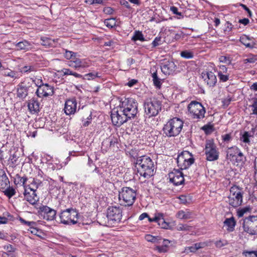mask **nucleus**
<instances>
[{"label": "nucleus", "mask_w": 257, "mask_h": 257, "mask_svg": "<svg viewBox=\"0 0 257 257\" xmlns=\"http://www.w3.org/2000/svg\"><path fill=\"white\" fill-rule=\"evenodd\" d=\"M138 113V103L133 98L121 99L116 110H113L111 114L112 123L120 126L128 119L135 117Z\"/></svg>", "instance_id": "obj_1"}, {"label": "nucleus", "mask_w": 257, "mask_h": 257, "mask_svg": "<svg viewBox=\"0 0 257 257\" xmlns=\"http://www.w3.org/2000/svg\"><path fill=\"white\" fill-rule=\"evenodd\" d=\"M136 167L138 173L145 178H149L154 175V163L148 156L139 157L137 160Z\"/></svg>", "instance_id": "obj_2"}, {"label": "nucleus", "mask_w": 257, "mask_h": 257, "mask_svg": "<svg viewBox=\"0 0 257 257\" xmlns=\"http://www.w3.org/2000/svg\"><path fill=\"white\" fill-rule=\"evenodd\" d=\"M184 122L180 118L173 117L164 124L163 134L168 137H176L180 134Z\"/></svg>", "instance_id": "obj_3"}, {"label": "nucleus", "mask_w": 257, "mask_h": 257, "mask_svg": "<svg viewBox=\"0 0 257 257\" xmlns=\"http://www.w3.org/2000/svg\"><path fill=\"white\" fill-rule=\"evenodd\" d=\"M122 217L121 210L116 206L109 207L107 209V214L104 220L100 219L101 223L104 226H113L116 223L119 222Z\"/></svg>", "instance_id": "obj_4"}, {"label": "nucleus", "mask_w": 257, "mask_h": 257, "mask_svg": "<svg viewBox=\"0 0 257 257\" xmlns=\"http://www.w3.org/2000/svg\"><path fill=\"white\" fill-rule=\"evenodd\" d=\"M144 107L146 117L155 116L161 109V103L155 98H148L144 102Z\"/></svg>", "instance_id": "obj_5"}, {"label": "nucleus", "mask_w": 257, "mask_h": 257, "mask_svg": "<svg viewBox=\"0 0 257 257\" xmlns=\"http://www.w3.org/2000/svg\"><path fill=\"white\" fill-rule=\"evenodd\" d=\"M187 109L188 116L192 119L200 120L205 116V109L199 102L191 101L188 104Z\"/></svg>", "instance_id": "obj_6"}, {"label": "nucleus", "mask_w": 257, "mask_h": 257, "mask_svg": "<svg viewBox=\"0 0 257 257\" xmlns=\"http://www.w3.org/2000/svg\"><path fill=\"white\" fill-rule=\"evenodd\" d=\"M136 189L131 187H122L119 191V201L123 202L124 206L132 205L136 199Z\"/></svg>", "instance_id": "obj_7"}, {"label": "nucleus", "mask_w": 257, "mask_h": 257, "mask_svg": "<svg viewBox=\"0 0 257 257\" xmlns=\"http://www.w3.org/2000/svg\"><path fill=\"white\" fill-rule=\"evenodd\" d=\"M241 190L237 186H233L230 189V194L227 202L233 207H237L241 205L243 199Z\"/></svg>", "instance_id": "obj_8"}, {"label": "nucleus", "mask_w": 257, "mask_h": 257, "mask_svg": "<svg viewBox=\"0 0 257 257\" xmlns=\"http://www.w3.org/2000/svg\"><path fill=\"white\" fill-rule=\"evenodd\" d=\"M78 213L76 209L68 208L60 214L61 222L65 224H75L77 222Z\"/></svg>", "instance_id": "obj_9"}, {"label": "nucleus", "mask_w": 257, "mask_h": 257, "mask_svg": "<svg viewBox=\"0 0 257 257\" xmlns=\"http://www.w3.org/2000/svg\"><path fill=\"white\" fill-rule=\"evenodd\" d=\"M243 231L251 235H257V216L245 217L242 223Z\"/></svg>", "instance_id": "obj_10"}, {"label": "nucleus", "mask_w": 257, "mask_h": 257, "mask_svg": "<svg viewBox=\"0 0 257 257\" xmlns=\"http://www.w3.org/2000/svg\"><path fill=\"white\" fill-rule=\"evenodd\" d=\"M194 159L192 155L188 151H183L177 159L178 166L181 170L186 169L193 164Z\"/></svg>", "instance_id": "obj_11"}, {"label": "nucleus", "mask_w": 257, "mask_h": 257, "mask_svg": "<svg viewBox=\"0 0 257 257\" xmlns=\"http://www.w3.org/2000/svg\"><path fill=\"white\" fill-rule=\"evenodd\" d=\"M205 154L209 161L217 160L219 157L218 150L212 140H207L205 144Z\"/></svg>", "instance_id": "obj_12"}, {"label": "nucleus", "mask_w": 257, "mask_h": 257, "mask_svg": "<svg viewBox=\"0 0 257 257\" xmlns=\"http://www.w3.org/2000/svg\"><path fill=\"white\" fill-rule=\"evenodd\" d=\"M68 65L71 67L79 70L88 67L90 65V61L87 59H80L76 56L73 60H70Z\"/></svg>", "instance_id": "obj_13"}, {"label": "nucleus", "mask_w": 257, "mask_h": 257, "mask_svg": "<svg viewBox=\"0 0 257 257\" xmlns=\"http://www.w3.org/2000/svg\"><path fill=\"white\" fill-rule=\"evenodd\" d=\"M25 200L32 205H34L39 201V197L36 193V189L29 187L25 188L24 192Z\"/></svg>", "instance_id": "obj_14"}, {"label": "nucleus", "mask_w": 257, "mask_h": 257, "mask_svg": "<svg viewBox=\"0 0 257 257\" xmlns=\"http://www.w3.org/2000/svg\"><path fill=\"white\" fill-rule=\"evenodd\" d=\"M170 181L176 186L182 184L184 181L183 174L179 170L174 169L169 174Z\"/></svg>", "instance_id": "obj_15"}, {"label": "nucleus", "mask_w": 257, "mask_h": 257, "mask_svg": "<svg viewBox=\"0 0 257 257\" xmlns=\"http://www.w3.org/2000/svg\"><path fill=\"white\" fill-rule=\"evenodd\" d=\"M36 93L40 98L47 97L52 96L54 94V89L53 87L46 83L42 85L40 88H37Z\"/></svg>", "instance_id": "obj_16"}, {"label": "nucleus", "mask_w": 257, "mask_h": 257, "mask_svg": "<svg viewBox=\"0 0 257 257\" xmlns=\"http://www.w3.org/2000/svg\"><path fill=\"white\" fill-rule=\"evenodd\" d=\"M201 76L205 83L209 87H214L217 83L216 76L211 71H204L202 72Z\"/></svg>", "instance_id": "obj_17"}, {"label": "nucleus", "mask_w": 257, "mask_h": 257, "mask_svg": "<svg viewBox=\"0 0 257 257\" xmlns=\"http://www.w3.org/2000/svg\"><path fill=\"white\" fill-rule=\"evenodd\" d=\"M40 211L43 218L47 220H53L56 216V211L49 207L43 205L40 207Z\"/></svg>", "instance_id": "obj_18"}, {"label": "nucleus", "mask_w": 257, "mask_h": 257, "mask_svg": "<svg viewBox=\"0 0 257 257\" xmlns=\"http://www.w3.org/2000/svg\"><path fill=\"white\" fill-rule=\"evenodd\" d=\"M214 71L217 72L220 82H225L229 80V73L228 72V69L225 66L218 65L216 69H214Z\"/></svg>", "instance_id": "obj_19"}, {"label": "nucleus", "mask_w": 257, "mask_h": 257, "mask_svg": "<svg viewBox=\"0 0 257 257\" xmlns=\"http://www.w3.org/2000/svg\"><path fill=\"white\" fill-rule=\"evenodd\" d=\"M77 109V102L75 99H68L66 101L64 112L67 115L74 114Z\"/></svg>", "instance_id": "obj_20"}, {"label": "nucleus", "mask_w": 257, "mask_h": 257, "mask_svg": "<svg viewBox=\"0 0 257 257\" xmlns=\"http://www.w3.org/2000/svg\"><path fill=\"white\" fill-rule=\"evenodd\" d=\"M176 67L174 62L168 61L162 63L161 68L162 72L167 75L172 74L175 71Z\"/></svg>", "instance_id": "obj_21"}, {"label": "nucleus", "mask_w": 257, "mask_h": 257, "mask_svg": "<svg viewBox=\"0 0 257 257\" xmlns=\"http://www.w3.org/2000/svg\"><path fill=\"white\" fill-rule=\"evenodd\" d=\"M17 50L28 51L33 47V44L27 40H23L15 44Z\"/></svg>", "instance_id": "obj_22"}, {"label": "nucleus", "mask_w": 257, "mask_h": 257, "mask_svg": "<svg viewBox=\"0 0 257 257\" xmlns=\"http://www.w3.org/2000/svg\"><path fill=\"white\" fill-rule=\"evenodd\" d=\"M28 86L24 82H22L18 85L17 96L20 98H24L28 95Z\"/></svg>", "instance_id": "obj_23"}, {"label": "nucleus", "mask_w": 257, "mask_h": 257, "mask_svg": "<svg viewBox=\"0 0 257 257\" xmlns=\"http://www.w3.org/2000/svg\"><path fill=\"white\" fill-rule=\"evenodd\" d=\"M10 184L9 180L5 171L0 169V190L6 189Z\"/></svg>", "instance_id": "obj_24"}, {"label": "nucleus", "mask_w": 257, "mask_h": 257, "mask_svg": "<svg viewBox=\"0 0 257 257\" xmlns=\"http://www.w3.org/2000/svg\"><path fill=\"white\" fill-rule=\"evenodd\" d=\"M176 217L180 219H189L193 217V213L188 209L180 210L176 214Z\"/></svg>", "instance_id": "obj_25"}, {"label": "nucleus", "mask_w": 257, "mask_h": 257, "mask_svg": "<svg viewBox=\"0 0 257 257\" xmlns=\"http://www.w3.org/2000/svg\"><path fill=\"white\" fill-rule=\"evenodd\" d=\"M224 226L226 228V230L229 232H232L234 229L236 225V221L234 218L231 217L230 218H226L223 222Z\"/></svg>", "instance_id": "obj_26"}, {"label": "nucleus", "mask_w": 257, "mask_h": 257, "mask_svg": "<svg viewBox=\"0 0 257 257\" xmlns=\"http://www.w3.org/2000/svg\"><path fill=\"white\" fill-rule=\"evenodd\" d=\"M28 108L32 113H35L39 111L40 104L35 99L29 100L28 104Z\"/></svg>", "instance_id": "obj_27"}, {"label": "nucleus", "mask_w": 257, "mask_h": 257, "mask_svg": "<svg viewBox=\"0 0 257 257\" xmlns=\"http://www.w3.org/2000/svg\"><path fill=\"white\" fill-rule=\"evenodd\" d=\"M115 141L112 137H109L103 140L102 143L101 149L103 151H106L110 147V146L114 144Z\"/></svg>", "instance_id": "obj_28"}, {"label": "nucleus", "mask_w": 257, "mask_h": 257, "mask_svg": "<svg viewBox=\"0 0 257 257\" xmlns=\"http://www.w3.org/2000/svg\"><path fill=\"white\" fill-rule=\"evenodd\" d=\"M240 42L246 47L252 48L254 45L251 38L246 35H243L240 38Z\"/></svg>", "instance_id": "obj_29"}, {"label": "nucleus", "mask_w": 257, "mask_h": 257, "mask_svg": "<svg viewBox=\"0 0 257 257\" xmlns=\"http://www.w3.org/2000/svg\"><path fill=\"white\" fill-rule=\"evenodd\" d=\"M238 152V148L237 147H232L228 148L227 151V158L230 160H233L234 157H236V153Z\"/></svg>", "instance_id": "obj_30"}, {"label": "nucleus", "mask_w": 257, "mask_h": 257, "mask_svg": "<svg viewBox=\"0 0 257 257\" xmlns=\"http://www.w3.org/2000/svg\"><path fill=\"white\" fill-rule=\"evenodd\" d=\"M2 74L5 76L10 77L12 78H18V73L16 71H12L9 69L3 68L1 71Z\"/></svg>", "instance_id": "obj_31"}, {"label": "nucleus", "mask_w": 257, "mask_h": 257, "mask_svg": "<svg viewBox=\"0 0 257 257\" xmlns=\"http://www.w3.org/2000/svg\"><path fill=\"white\" fill-rule=\"evenodd\" d=\"M159 219L158 221V224L162 228L164 229H168L169 227V224L166 222L164 217L162 213H159Z\"/></svg>", "instance_id": "obj_32"}, {"label": "nucleus", "mask_w": 257, "mask_h": 257, "mask_svg": "<svg viewBox=\"0 0 257 257\" xmlns=\"http://www.w3.org/2000/svg\"><path fill=\"white\" fill-rule=\"evenodd\" d=\"M101 75L100 73L97 72H92L84 75L83 78L88 80H94L96 78H100Z\"/></svg>", "instance_id": "obj_33"}, {"label": "nucleus", "mask_w": 257, "mask_h": 257, "mask_svg": "<svg viewBox=\"0 0 257 257\" xmlns=\"http://www.w3.org/2000/svg\"><path fill=\"white\" fill-rule=\"evenodd\" d=\"M170 241L168 239H162L161 243L162 244V246H157V249L160 252H165L167 250V247L168 246Z\"/></svg>", "instance_id": "obj_34"}, {"label": "nucleus", "mask_w": 257, "mask_h": 257, "mask_svg": "<svg viewBox=\"0 0 257 257\" xmlns=\"http://www.w3.org/2000/svg\"><path fill=\"white\" fill-rule=\"evenodd\" d=\"M28 179L26 177H20L19 175L17 176V179L15 181V183L17 184H20L23 186L24 189L28 188V187L26 186V183Z\"/></svg>", "instance_id": "obj_35"}, {"label": "nucleus", "mask_w": 257, "mask_h": 257, "mask_svg": "<svg viewBox=\"0 0 257 257\" xmlns=\"http://www.w3.org/2000/svg\"><path fill=\"white\" fill-rule=\"evenodd\" d=\"M3 191L5 195H6L9 198H11L12 196L15 195L16 191L14 188L11 187L10 185L6 189H4Z\"/></svg>", "instance_id": "obj_36"}, {"label": "nucleus", "mask_w": 257, "mask_h": 257, "mask_svg": "<svg viewBox=\"0 0 257 257\" xmlns=\"http://www.w3.org/2000/svg\"><path fill=\"white\" fill-rule=\"evenodd\" d=\"M132 40H133L134 41L140 40L142 42H144L145 41V39L142 32L139 31H136L135 32L134 35L132 38Z\"/></svg>", "instance_id": "obj_37"}, {"label": "nucleus", "mask_w": 257, "mask_h": 257, "mask_svg": "<svg viewBox=\"0 0 257 257\" xmlns=\"http://www.w3.org/2000/svg\"><path fill=\"white\" fill-rule=\"evenodd\" d=\"M64 56L66 59L72 60L76 56H78V54L77 53L66 50Z\"/></svg>", "instance_id": "obj_38"}, {"label": "nucleus", "mask_w": 257, "mask_h": 257, "mask_svg": "<svg viewBox=\"0 0 257 257\" xmlns=\"http://www.w3.org/2000/svg\"><path fill=\"white\" fill-rule=\"evenodd\" d=\"M201 243H195L192 246H188L185 248V252L188 253L189 252H194L197 249L201 248Z\"/></svg>", "instance_id": "obj_39"}, {"label": "nucleus", "mask_w": 257, "mask_h": 257, "mask_svg": "<svg viewBox=\"0 0 257 257\" xmlns=\"http://www.w3.org/2000/svg\"><path fill=\"white\" fill-rule=\"evenodd\" d=\"M41 43L45 46H50L53 44V40L46 37H42L41 38Z\"/></svg>", "instance_id": "obj_40"}, {"label": "nucleus", "mask_w": 257, "mask_h": 257, "mask_svg": "<svg viewBox=\"0 0 257 257\" xmlns=\"http://www.w3.org/2000/svg\"><path fill=\"white\" fill-rule=\"evenodd\" d=\"M251 137L250 134L248 132H245L243 135L240 137V140L243 143L249 144V138Z\"/></svg>", "instance_id": "obj_41"}, {"label": "nucleus", "mask_w": 257, "mask_h": 257, "mask_svg": "<svg viewBox=\"0 0 257 257\" xmlns=\"http://www.w3.org/2000/svg\"><path fill=\"white\" fill-rule=\"evenodd\" d=\"M214 244L216 247L218 248H221L222 247H223L228 244V241H227L225 239H219L216 240Z\"/></svg>", "instance_id": "obj_42"}, {"label": "nucleus", "mask_w": 257, "mask_h": 257, "mask_svg": "<svg viewBox=\"0 0 257 257\" xmlns=\"http://www.w3.org/2000/svg\"><path fill=\"white\" fill-rule=\"evenodd\" d=\"M181 56L186 59H191L194 56V53L190 51H183L181 52Z\"/></svg>", "instance_id": "obj_43"}, {"label": "nucleus", "mask_w": 257, "mask_h": 257, "mask_svg": "<svg viewBox=\"0 0 257 257\" xmlns=\"http://www.w3.org/2000/svg\"><path fill=\"white\" fill-rule=\"evenodd\" d=\"M105 25L108 27L112 28L115 26V20L113 18L107 19L104 22Z\"/></svg>", "instance_id": "obj_44"}, {"label": "nucleus", "mask_w": 257, "mask_h": 257, "mask_svg": "<svg viewBox=\"0 0 257 257\" xmlns=\"http://www.w3.org/2000/svg\"><path fill=\"white\" fill-rule=\"evenodd\" d=\"M219 61L221 63L229 65L231 63V59L229 56H220L219 57Z\"/></svg>", "instance_id": "obj_45"}, {"label": "nucleus", "mask_w": 257, "mask_h": 257, "mask_svg": "<svg viewBox=\"0 0 257 257\" xmlns=\"http://www.w3.org/2000/svg\"><path fill=\"white\" fill-rule=\"evenodd\" d=\"M251 208L249 206H246L245 207L242 208L238 210L237 215L239 217H242L245 213L249 212Z\"/></svg>", "instance_id": "obj_46"}, {"label": "nucleus", "mask_w": 257, "mask_h": 257, "mask_svg": "<svg viewBox=\"0 0 257 257\" xmlns=\"http://www.w3.org/2000/svg\"><path fill=\"white\" fill-rule=\"evenodd\" d=\"M41 181L39 180L34 178L33 179L32 182L31 183V184L28 186V187H34L35 189H36V190L39 186L41 185Z\"/></svg>", "instance_id": "obj_47"}, {"label": "nucleus", "mask_w": 257, "mask_h": 257, "mask_svg": "<svg viewBox=\"0 0 257 257\" xmlns=\"http://www.w3.org/2000/svg\"><path fill=\"white\" fill-rule=\"evenodd\" d=\"M33 82L37 86L38 88H40V86H42V85H44L42 79L38 77H35L32 78Z\"/></svg>", "instance_id": "obj_48"}, {"label": "nucleus", "mask_w": 257, "mask_h": 257, "mask_svg": "<svg viewBox=\"0 0 257 257\" xmlns=\"http://www.w3.org/2000/svg\"><path fill=\"white\" fill-rule=\"evenodd\" d=\"M20 222L24 224V225H26L28 226H29L30 227L31 226H36V223L34 221H26L24 219L22 218H20Z\"/></svg>", "instance_id": "obj_49"}, {"label": "nucleus", "mask_w": 257, "mask_h": 257, "mask_svg": "<svg viewBox=\"0 0 257 257\" xmlns=\"http://www.w3.org/2000/svg\"><path fill=\"white\" fill-rule=\"evenodd\" d=\"M190 226L188 225L187 224H179L176 226V228L177 230L179 231H187L189 230L190 228Z\"/></svg>", "instance_id": "obj_50"}, {"label": "nucleus", "mask_w": 257, "mask_h": 257, "mask_svg": "<svg viewBox=\"0 0 257 257\" xmlns=\"http://www.w3.org/2000/svg\"><path fill=\"white\" fill-rule=\"evenodd\" d=\"M179 199L181 203L186 204L190 201V198L189 196L186 195H180L179 197Z\"/></svg>", "instance_id": "obj_51"}, {"label": "nucleus", "mask_w": 257, "mask_h": 257, "mask_svg": "<svg viewBox=\"0 0 257 257\" xmlns=\"http://www.w3.org/2000/svg\"><path fill=\"white\" fill-rule=\"evenodd\" d=\"M252 108V114L257 116V97L253 99L252 104L250 105Z\"/></svg>", "instance_id": "obj_52"}, {"label": "nucleus", "mask_w": 257, "mask_h": 257, "mask_svg": "<svg viewBox=\"0 0 257 257\" xmlns=\"http://www.w3.org/2000/svg\"><path fill=\"white\" fill-rule=\"evenodd\" d=\"M243 254L246 257H257V250L246 251Z\"/></svg>", "instance_id": "obj_53"}, {"label": "nucleus", "mask_w": 257, "mask_h": 257, "mask_svg": "<svg viewBox=\"0 0 257 257\" xmlns=\"http://www.w3.org/2000/svg\"><path fill=\"white\" fill-rule=\"evenodd\" d=\"M33 71H34V68L32 66H25L21 69V71L24 73L30 72Z\"/></svg>", "instance_id": "obj_54"}, {"label": "nucleus", "mask_w": 257, "mask_h": 257, "mask_svg": "<svg viewBox=\"0 0 257 257\" xmlns=\"http://www.w3.org/2000/svg\"><path fill=\"white\" fill-rule=\"evenodd\" d=\"M153 47H156L158 46H159L162 44L161 42V37H157L155 38L154 40L153 41L152 43Z\"/></svg>", "instance_id": "obj_55"}, {"label": "nucleus", "mask_w": 257, "mask_h": 257, "mask_svg": "<svg viewBox=\"0 0 257 257\" xmlns=\"http://www.w3.org/2000/svg\"><path fill=\"white\" fill-rule=\"evenodd\" d=\"M257 59L253 56L248 57L247 58L244 59L243 62L244 63H253L256 61Z\"/></svg>", "instance_id": "obj_56"}, {"label": "nucleus", "mask_w": 257, "mask_h": 257, "mask_svg": "<svg viewBox=\"0 0 257 257\" xmlns=\"http://www.w3.org/2000/svg\"><path fill=\"white\" fill-rule=\"evenodd\" d=\"M237 157H240V159H236L237 162H243L245 158L243 156V154L240 152V150L238 148V152L236 153Z\"/></svg>", "instance_id": "obj_57"}, {"label": "nucleus", "mask_w": 257, "mask_h": 257, "mask_svg": "<svg viewBox=\"0 0 257 257\" xmlns=\"http://www.w3.org/2000/svg\"><path fill=\"white\" fill-rule=\"evenodd\" d=\"M4 248L6 250V252H15L16 250V248L11 244L4 245Z\"/></svg>", "instance_id": "obj_58"}, {"label": "nucleus", "mask_w": 257, "mask_h": 257, "mask_svg": "<svg viewBox=\"0 0 257 257\" xmlns=\"http://www.w3.org/2000/svg\"><path fill=\"white\" fill-rule=\"evenodd\" d=\"M91 115L90 114L89 116L87 117V118L82 119L83 121V126L85 127L89 125V124L91 123Z\"/></svg>", "instance_id": "obj_59"}, {"label": "nucleus", "mask_w": 257, "mask_h": 257, "mask_svg": "<svg viewBox=\"0 0 257 257\" xmlns=\"http://www.w3.org/2000/svg\"><path fill=\"white\" fill-rule=\"evenodd\" d=\"M221 137L222 138V140L224 142L228 143L231 140V136L230 134H225L224 135H222Z\"/></svg>", "instance_id": "obj_60"}, {"label": "nucleus", "mask_w": 257, "mask_h": 257, "mask_svg": "<svg viewBox=\"0 0 257 257\" xmlns=\"http://www.w3.org/2000/svg\"><path fill=\"white\" fill-rule=\"evenodd\" d=\"M170 10L174 14L182 16V13L178 12V9L177 7L172 6L170 8Z\"/></svg>", "instance_id": "obj_61"}, {"label": "nucleus", "mask_w": 257, "mask_h": 257, "mask_svg": "<svg viewBox=\"0 0 257 257\" xmlns=\"http://www.w3.org/2000/svg\"><path fill=\"white\" fill-rule=\"evenodd\" d=\"M114 10L110 7H105L103 9V12L106 14L110 15L113 13Z\"/></svg>", "instance_id": "obj_62"}, {"label": "nucleus", "mask_w": 257, "mask_h": 257, "mask_svg": "<svg viewBox=\"0 0 257 257\" xmlns=\"http://www.w3.org/2000/svg\"><path fill=\"white\" fill-rule=\"evenodd\" d=\"M2 257H15L14 252H3Z\"/></svg>", "instance_id": "obj_63"}, {"label": "nucleus", "mask_w": 257, "mask_h": 257, "mask_svg": "<svg viewBox=\"0 0 257 257\" xmlns=\"http://www.w3.org/2000/svg\"><path fill=\"white\" fill-rule=\"evenodd\" d=\"M145 238L148 241L153 242L155 239V236L150 234H147L146 235Z\"/></svg>", "instance_id": "obj_64"}]
</instances>
